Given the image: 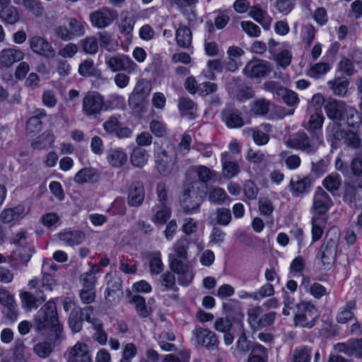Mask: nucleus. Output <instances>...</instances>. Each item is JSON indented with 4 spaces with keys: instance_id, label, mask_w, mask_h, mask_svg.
<instances>
[{
    "instance_id": "052dcab7",
    "label": "nucleus",
    "mask_w": 362,
    "mask_h": 362,
    "mask_svg": "<svg viewBox=\"0 0 362 362\" xmlns=\"http://www.w3.org/2000/svg\"><path fill=\"white\" fill-rule=\"evenodd\" d=\"M285 103L289 106H296L299 103V98L297 93L285 88L280 89V95Z\"/></svg>"
},
{
    "instance_id": "ddd939ff",
    "label": "nucleus",
    "mask_w": 362,
    "mask_h": 362,
    "mask_svg": "<svg viewBox=\"0 0 362 362\" xmlns=\"http://www.w3.org/2000/svg\"><path fill=\"white\" fill-rule=\"evenodd\" d=\"M103 127L107 134L115 135L119 139L129 138L132 135V131L122 125L119 115H113L108 117L103 124Z\"/></svg>"
},
{
    "instance_id": "338daca9",
    "label": "nucleus",
    "mask_w": 362,
    "mask_h": 362,
    "mask_svg": "<svg viewBox=\"0 0 362 362\" xmlns=\"http://www.w3.org/2000/svg\"><path fill=\"white\" fill-rule=\"evenodd\" d=\"M33 351L39 357L45 358L52 353V347L49 342H40L34 346Z\"/></svg>"
},
{
    "instance_id": "4be33fe9",
    "label": "nucleus",
    "mask_w": 362,
    "mask_h": 362,
    "mask_svg": "<svg viewBox=\"0 0 362 362\" xmlns=\"http://www.w3.org/2000/svg\"><path fill=\"white\" fill-rule=\"evenodd\" d=\"M109 276L110 278L107 284L105 298L107 301L114 303L117 301L122 296V280L118 276H112L107 274V277Z\"/></svg>"
},
{
    "instance_id": "bf43d9fd",
    "label": "nucleus",
    "mask_w": 362,
    "mask_h": 362,
    "mask_svg": "<svg viewBox=\"0 0 362 362\" xmlns=\"http://www.w3.org/2000/svg\"><path fill=\"white\" fill-rule=\"evenodd\" d=\"M330 67L328 64L320 62L312 66L308 71V75L313 78H320L329 71Z\"/></svg>"
},
{
    "instance_id": "412c9836",
    "label": "nucleus",
    "mask_w": 362,
    "mask_h": 362,
    "mask_svg": "<svg viewBox=\"0 0 362 362\" xmlns=\"http://www.w3.org/2000/svg\"><path fill=\"white\" fill-rule=\"evenodd\" d=\"M346 105L340 100L335 99L329 100L325 105V111L329 119L339 122L342 120L345 112Z\"/></svg>"
},
{
    "instance_id": "6e6d98bb",
    "label": "nucleus",
    "mask_w": 362,
    "mask_h": 362,
    "mask_svg": "<svg viewBox=\"0 0 362 362\" xmlns=\"http://www.w3.org/2000/svg\"><path fill=\"white\" fill-rule=\"evenodd\" d=\"M228 198V196L221 187L213 188L209 192V201L216 204H222Z\"/></svg>"
},
{
    "instance_id": "5701e85b",
    "label": "nucleus",
    "mask_w": 362,
    "mask_h": 362,
    "mask_svg": "<svg viewBox=\"0 0 362 362\" xmlns=\"http://www.w3.org/2000/svg\"><path fill=\"white\" fill-rule=\"evenodd\" d=\"M345 132L338 122H330L327 126L325 129L326 138L332 148L335 149L338 147L340 141L345 136Z\"/></svg>"
},
{
    "instance_id": "3c124183",
    "label": "nucleus",
    "mask_w": 362,
    "mask_h": 362,
    "mask_svg": "<svg viewBox=\"0 0 362 362\" xmlns=\"http://www.w3.org/2000/svg\"><path fill=\"white\" fill-rule=\"evenodd\" d=\"M293 362H310L311 349L307 346H300L293 351Z\"/></svg>"
},
{
    "instance_id": "e433bc0d",
    "label": "nucleus",
    "mask_w": 362,
    "mask_h": 362,
    "mask_svg": "<svg viewBox=\"0 0 362 362\" xmlns=\"http://www.w3.org/2000/svg\"><path fill=\"white\" fill-rule=\"evenodd\" d=\"M21 298L23 306L29 310L36 309L46 300L42 294L39 293L37 296H35L28 291L22 292Z\"/></svg>"
},
{
    "instance_id": "f3484780",
    "label": "nucleus",
    "mask_w": 362,
    "mask_h": 362,
    "mask_svg": "<svg viewBox=\"0 0 362 362\" xmlns=\"http://www.w3.org/2000/svg\"><path fill=\"white\" fill-rule=\"evenodd\" d=\"M151 91V83L145 79L139 80L129 95V103L135 107L139 106L146 100Z\"/></svg>"
},
{
    "instance_id": "423d86ee",
    "label": "nucleus",
    "mask_w": 362,
    "mask_h": 362,
    "mask_svg": "<svg viewBox=\"0 0 362 362\" xmlns=\"http://www.w3.org/2000/svg\"><path fill=\"white\" fill-rule=\"evenodd\" d=\"M322 141L321 134L312 133L310 137L305 132H299L287 141V146L311 154L317 151Z\"/></svg>"
},
{
    "instance_id": "4c0bfd02",
    "label": "nucleus",
    "mask_w": 362,
    "mask_h": 362,
    "mask_svg": "<svg viewBox=\"0 0 362 362\" xmlns=\"http://www.w3.org/2000/svg\"><path fill=\"white\" fill-rule=\"evenodd\" d=\"M327 217L312 216V240L318 241L322 236Z\"/></svg>"
},
{
    "instance_id": "1a4fd4ad",
    "label": "nucleus",
    "mask_w": 362,
    "mask_h": 362,
    "mask_svg": "<svg viewBox=\"0 0 362 362\" xmlns=\"http://www.w3.org/2000/svg\"><path fill=\"white\" fill-rule=\"evenodd\" d=\"M276 319V313H264L261 306H255L247 310V322L252 329H259L273 325Z\"/></svg>"
},
{
    "instance_id": "e2e57ef3",
    "label": "nucleus",
    "mask_w": 362,
    "mask_h": 362,
    "mask_svg": "<svg viewBox=\"0 0 362 362\" xmlns=\"http://www.w3.org/2000/svg\"><path fill=\"white\" fill-rule=\"evenodd\" d=\"M93 328L95 331L93 336V339L100 345H105L107 341V334L103 329V325L102 322H95Z\"/></svg>"
},
{
    "instance_id": "de8ad7c7",
    "label": "nucleus",
    "mask_w": 362,
    "mask_h": 362,
    "mask_svg": "<svg viewBox=\"0 0 362 362\" xmlns=\"http://www.w3.org/2000/svg\"><path fill=\"white\" fill-rule=\"evenodd\" d=\"M83 51L88 54H95L98 51V39L94 36H88L80 42Z\"/></svg>"
},
{
    "instance_id": "09e8293b",
    "label": "nucleus",
    "mask_w": 362,
    "mask_h": 362,
    "mask_svg": "<svg viewBox=\"0 0 362 362\" xmlns=\"http://www.w3.org/2000/svg\"><path fill=\"white\" fill-rule=\"evenodd\" d=\"M280 157L284 160L288 169L296 170L301 163V160L298 155L291 154L288 151H282Z\"/></svg>"
},
{
    "instance_id": "39448f33",
    "label": "nucleus",
    "mask_w": 362,
    "mask_h": 362,
    "mask_svg": "<svg viewBox=\"0 0 362 362\" xmlns=\"http://www.w3.org/2000/svg\"><path fill=\"white\" fill-rule=\"evenodd\" d=\"M339 240L340 233L338 228L330 229L317 255L320 259L325 269L331 268L335 262Z\"/></svg>"
},
{
    "instance_id": "a211bd4d",
    "label": "nucleus",
    "mask_w": 362,
    "mask_h": 362,
    "mask_svg": "<svg viewBox=\"0 0 362 362\" xmlns=\"http://www.w3.org/2000/svg\"><path fill=\"white\" fill-rule=\"evenodd\" d=\"M24 52L16 47L3 49L0 52V66L4 68H10L15 63L24 59Z\"/></svg>"
},
{
    "instance_id": "774afa93",
    "label": "nucleus",
    "mask_w": 362,
    "mask_h": 362,
    "mask_svg": "<svg viewBox=\"0 0 362 362\" xmlns=\"http://www.w3.org/2000/svg\"><path fill=\"white\" fill-rule=\"evenodd\" d=\"M338 70L346 76H351L355 72L353 61L348 58H343L338 64Z\"/></svg>"
},
{
    "instance_id": "6e6552de",
    "label": "nucleus",
    "mask_w": 362,
    "mask_h": 362,
    "mask_svg": "<svg viewBox=\"0 0 362 362\" xmlns=\"http://www.w3.org/2000/svg\"><path fill=\"white\" fill-rule=\"evenodd\" d=\"M106 110L105 98L98 92L88 93L83 98L82 112L88 118H96Z\"/></svg>"
},
{
    "instance_id": "58836bf2",
    "label": "nucleus",
    "mask_w": 362,
    "mask_h": 362,
    "mask_svg": "<svg viewBox=\"0 0 362 362\" xmlns=\"http://www.w3.org/2000/svg\"><path fill=\"white\" fill-rule=\"evenodd\" d=\"M175 39L180 47L187 49L192 44V31L188 27L180 25L176 30Z\"/></svg>"
},
{
    "instance_id": "7c9ffc66",
    "label": "nucleus",
    "mask_w": 362,
    "mask_h": 362,
    "mask_svg": "<svg viewBox=\"0 0 362 362\" xmlns=\"http://www.w3.org/2000/svg\"><path fill=\"white\" fill-rule=\"evenodd\" d=\"M228 156L227 152L221 153L222 174L225 178L230 179L240 173V166L235 161L228 160Z\"/></svg>"
},
{
    "instance_id": "c9c22d12",
    "label": "nucleus",
    "mask_w": 362,
    "mask_h": 362,
    "mask_svg": "<svg viewBox=\"0 0 362 362\" xmlns=\"http://www.w3.org/2000/svg\"><path fill=\"white\" fill-rule=\"evenodd\" d=\"M356 309V301L349 300L341 308L337 315L336 320L338 323L346 324L354 317V310Z\"/></svg>"
},
{
    "instance_id": "864d4df0",
    "label": "nucleus",
    "mask_w": 362,
    "mask_h": 362,
    "mask_svg": "<svg viewBox=\"0 0 362 362\" xmlns=\"http://www.w3.org/2000/svg\"><path fill=\"white\" fill-rule=\"evenodd\" d=\"M322 184L328 191L334 192L341 185V177L338 174H330L324 179Z\"/></svg>"
},
{
    "instance_id": "f704fd0d",
    "label": "nucleus",
    "mask_w": 362,
    "mask_h": 362,
    "mask_svg": "<svg viewBox=\"0 0 362 362\" xmlns=\"http://www.w3.org/2000/svg\"><path fill=\"white\" fill-rule=\"evenodd\" d=\"M232 219L230 209L226 208H219L216 213L211 214L209 217V223L211 225L227 226Z\"/></svg>"
},
{
    "instance_id": "5fc2aeb1",
    "label": "nucleus",
    "mask_w": 362,
    "mask_h": 362,
    "mask_svg": "<svg viewBox=\"0 0 362 362\" xmlns=\"http://www.w3.org/2000/svg\"><path fill=\"white\" fill-rule=\"evenodd\" d=\"M195 171L199 180L202 182H207L216 177V173L204 165L195 167Z\"/></svg>"
},
{
    "instance_id": "6ab92c4d",
    "label": "nucleus",
    "mask_w": 362,
    "mask_h": 362,
    "mask_svg": "<svg viewBox=\"0 0 362 362\" xmlns=\"http://www.w3.org/2000/svg\"><path fill=\"white\" fill-rule=\"evenodd\" d=\"M334 349L349 356H354L357 358L362 356V338L350 339L345 343H337Z\"/></svg>"
},
{
    "instance_id": "8fccbe9b",
    "label": "nucleus",
    "mask_w": 362,
    "mask_h": 362,
    "mask_svg": "<svg viewBox=\"0 0 362 362\" xmlns=\"http://www.w3.org/2000/svg\"><path fill=\"white\" fill-rule=\"evenodd\" d=\"M22 5L35 17H41L44 13L45 9L40 0H28Z\"/></svg>"
},
{
    "instance_id": "c85d7f7f",
    "label": "nucleus",
    "mask_w": 362,
    "mask_h": 362,
    "mask_svg": "<svg viewBox=\"0 0 362 362\" xmlns=\"http://www.w3.org/2000/svg\"><path fill=\"white\" fill-rule=\"evenodd\" d=\"M59 239L69 246H76L85 240V234L79 230H64L58 234Z\"/></svg>"
},
{
    "instance_id": "b1692460",
    "label": "nucleus",
    "mask_w": 362,
    "mask_h": 362,
    "mask_svg": "<svg viewBox=\"0 0 362 362\" xmlns=\"http://www.w3.org/2000/svg\"><path fill=\"white\" fill-rule=\"evenodd\" d=\"M313 180L309 176H296L291 180L289 187L293 194L298 196L308 193L312 186Z\"/></svg>"
},
{
    "instance_id": "cd10ccee",
    "label": "nucleus",
    "mask_w": 362,
    "mask_h": 362,
    "mask_svg": "<svg viewBox=\"0 0 362 362\" xmlns=\"http://www.w3.org/2000/svg\"><path fill=\"white\" fill-rule=\"evenodd\" d=\"M107 160L113 168H120L127 161V154L121 148H110L107 151Z\"/></svg>"
},
{
    "instance_id": "13d9d810",
    "label": "nucleus",
    "mask_w": 362,
    "mask_h": 362,
    "mask_svg": "<svg viewBox=\"0 0 362 362\" xmlns=\"http://www.w3.org/2000/svg\"><path fill=\"white\" fill-rule=\"evenodd\" d=\"M267 13L262 10L259 6H254L250 8V16L257 23L262 25V26L267 29L270 25V21L263 23Z\"/></svg>"
},
{
    "instance_id": "4468645a",
    "label": "nucleus",
    "mask_w": 362,
    "mask_h": 362,
    "mask_svg": "<svg viewBox=\"0 0 362 362\" xmlns=\"http://www.w3.org/2000/svg\"><path fill=\"white\" fill-rule=\"evenodd\" d=\"M192 334L198 346L205 347L209 350L218 349L219 344L218 337L213 331L196 327Z\"/></svg>"
},
{
    "instance_id": "0e129e2a",
    "label": "nucleus",
    "mask_w": 362,
    "mask_h": 362,
    "mask_svg": "<svg viewBox=\"0 0 362 362\" xmlns=\"http://www.w3.org/2000/svg\"><path fill=\"white\" fill-rule=\"evenodd\" d=\"M95 71L94 62L92 59H86L78 66V74L85 77L94 75Z\"/></svg>"
},
{
    "instance_id": "473e14b6",
    "label": "nucleus",
    "mask_w": 362,
    "mask_h": 362,
    "mask_svg": "<svg viewBox=\"0 0 362 362\" xmlns=\"http://www.w3.org/2000/svg\"><path fill=\"white\" fill-rule=\"evenodd\" d=\"M274 107L273 104L268 100L259 98L252 101L251 103V112L257 116H265ZM275 107V106H274ZM277 111H281V107H276Z\"/></svg>"
},
{
    "instance_id": "680f3d73",
    "label": "nucleus",
    "mask_w": 362,
    "mask_h": 362,
    "mask_svg": "<svg viewBox=\"0 0 362 362\" xmlns=\"http://www.w3.org/2000/svg\"><path fill=\"white\" fill-rule=\"evenodd\" d=\"M274 294V288L273 285L270 284H266L260 287L257 291L255 292V295H252V300H261L266 297H270Z\"/></svg>"
},
{
    "instance_id": "a18cd8bd",
    "label": "nucleus",
    "mask_w": 362,
    "mask_h": 362,
    "mask_svg": "<svg viewBox=\"0 0 362 362\" xmlns=\"http://www.w3.org/2000/svg\"><path fill=\"white\" fill-rule=\"evenodd\" d=\"M81 308H73L69 317V325L71 329L74 332H79L83 326V318L80 315Z\"/></svg>"
},
{
    "instance_id": "aec40b11",
    "label": "nucleus",
    "mask_w": 362,
    "mask_h": 362,
    "mask_svg": "<svg viewBox=\"0 0 362 362\" xmlns=\"http://www.w3.org/2000/svg\"><path fill=\"white\" fill-rule=\"evenodd\" d=\"M270 64L264 60H252L247 64L244 69L246 76L251 78H258L271 71Z\"/></svg>"
},
{
    "instance_id": "c756f323",
    "label": "nucleus",
    "mask_w": 362,
    "mask_h": 362,
    "mask_svg": "<svg viewBox=\"0 0 362 362\" xmlns=\"http://www.w3.org/2000/svg\"><path fill=\"white\" fill-rule=\"evenodd\" d=\"M222 115L223 120L230 128H239L244 124L240 112L235 109L227 107L223 111Z\"/></svg>"
},
{
    "instance_id": "f03ea898",
    "label": "nucleus",
    "mask_w": 362,
    "mask_h": 362,
    "mask_svg": "<svg viewBox=\"0 0 362 362\" xmlns=\"http://www.w3.org/2000/svg\"><path fill=\"white\" fill-rule=\"evenodd\" d=\"M188 246L189 241L187 238H180L173 247L175 254L169 256L170 268L179 275L178 283L184 286H188L194 278L192 266L184 262L187 258Z\"/></svg>"
},
{
    "instance_id": "2f4dec72",
    "label": "nucleus",
    "mask_w": 362,
    "mask_h": 362,
    "mask_svg": "<svg viewBox=\"0 0 362 362\" xmlns=\"http://www.w3.org/2000/svg\"><path fill=\"white\" fill-rule=\"evenodd\" d=\"M130 302L134 304L136 311L140 317L148 318L152 315L153 309L150 306V302L146 303L144 297L134 295L132 297Z\"/></svg>"
},
{
    "instance_id": "bb28decb",
    "label": "nucleus",
    "mask_w": 362,
    "mask_h": 362,
    "mask_svg": "<svg viewBox=\"0 0 362 362\" xmlns=\"http://www.w3.org/2000/svg\"><path fill=\"white\" fill-rule=\"evenodd\" d=\"M145 191L141 182L132 184L128 194L127 203L131 206H139L144 200Z\"/></svg>"
},
{
    "instance_id": "37998d69",
    "label": "nucleus",
    "mask_w": 362,
    "mask_h": 362,
    "mask_svg": "<svg viewBox=\"0 0 362 362\" xmlns=\"http://www.w3.org/2000/svg\"><path fill=\"white\" fill-rule=\"evenodd\" d=\"M0 18L4 23L13 25L19 21L20 16L18 9L9 4L1 10Z\"/></svg>"
},
{
    "instance_id": "9d476101",
    "label": "nucleus",
    "mask_w": 362,
    "mask_h": 362,
    "mask_svg": "<svg viewBox=\"0 0 362 362\" xmlns=\"http://www.w3.org/2000/svg\"><path fill=\"white\" fill-rule=\"evenodd\" d=\"M105 63L113 72L126 71L130 74L135 71L138 68L136 63L125 54L105 56Z\"/></svg>"
},
{
    "instance_id": "72a5a7b5",
    "label": "nucleus",
    "mask_w": 362,
    "mask_h": 362,
    "mask_svg": "<svg viewBox=\"0 0 362 362\" xmlns=\"http://www.w3.org/2000/svg\"><path fill=\"white\" fill-rule=\"evenodd\" d=\"M154 214L151 221L156 225H163L171 216V209L168 204H156L153 208Z\"/></svg>"
},
{
    "instance_id": "ea45409f",
    "label": "nucleus",
    "mask_w": 362,
    "mask_h": 362,
    "mask_svg": "<svg viewBox=\"0 0 362 362\" xmlns=\"http://www.w3.org/2000/svg\"><path fill=\"white\" fill-rule=\"evenodd\" d=\"M327 84L335 95L344 97L347 93L349 82L346 79L336 78L329 81Z\"/></svg>"
},
{
    "instance_id": "a878e982",
    "label": "nucleus",
    "mask_w": 362,
    "mask_h": 362,
    "mask_svg": "<svg viewBox=\"0 0 362 362\" xmlns=\"http://www.w3.org/2000/svg\"><path fill=\"white\" fill-rule=\"evenodd\" d=\"M300 287L317 299L327 294L325 287L320 283L311 284L310 278L308 276H303Z\"/></svg>"
},
{
    "instance_id": "393cba45",
    "label": "nucleus",
    "mask_w": 362,
    "mask_h": 362,
    "mask_svg": "<svg viewBox=\"0 0 362 362\" xmlns=\"http://www.w3.org/2000/svg\"><path fill=\"white\" fill-rule=\"evenodd\" d=\"M26 214L25 206L18 205L13 208L4 209L0 214V220L4 223H15L23 218Z\"/></svg>"
},
{
    "instance_id": "0eeeda50",
    "label": "nucleus",
    "mask_w": 362,
    "mask_h": 362,
    "mask_svg": "<svg viewBox=\"0 0 362 362\" xmlns=\"http://www.w3.org/2000/svg\"><path fill=\"white\" fill-rule=\"evenodd\" d=\"M317 317V310L313 304L301 302L297 305L294 317V323L296 326L310 329L315 325Z\"/></svg>"
},
{
    "instance_id": "7ed1b4c3",
    "label": "nucleus",
    "mask_w": 362,
    "mask_h": 362,
    "mask_svg": "<svg viewBox=\"0 0 362 362\" xmlns=\"http://www.w3.org/2000/svg\"><path fill=\"white\" fill-rule=\"evenodd\" d=\"M204 199V194L199 192L196 181L185 185L179 197L180 206L186 214L199 213Z\"/></svg>"
},
{
    "instance_id": "a19ab883",
    "label": "nucleus",
    "mask_w": 362,
    "mask_h": 362,
    "mask_svg": "<svg viewBox=\"0 0 362 362\" xmlns=\"http://www.w3.org/2000/svg\"><path fill=\"white\" fill-rule=\"evenodd\" d=\"M98 178L96 170L91 168H85L79 170L74 176V181L78 184L93 182Z\"/></svg>"
},
{
    "instance_id": "69168bd1",
    "label": "nucleus",
    "mask_w": 362,
    "mask_h": 362,
    "mask_svg": "<svg viewBox=\"0 0 362 362\" xmlns=\"http://www.w3.org/2000/svg\"><path fill=\"white\" fill-rule=\"evenodd\" d=\"M80 281L82 284L81 290H95L97 278L92 274H83L80 276Z\"/></svg>"
},
{
    "instance_id": "4d7b16f0",
    "label": "nucleus",
    "mask_w": 362,
    "mask_h": 362,
    "mask_svg": "<svg viewBox=\"0 0 362 362\" xmlns=\"http://www.w3.org/2000/svg\"><path fill=\"white\" fill-rule=\"evenodd\" d=\"M324 116L318 112H315L310 115L309 120L304 126L308 131L320 129L324 122Z\"/></svg>"
},
{
    "instance_id": "c03bdc74",
    "label": "nucleus",
    "mask_w": 362,
    "mask_h": 362,
    "mask_svg": "<svg viewBox=\"0 0 362 362\" xmlns=\"http://www.w3.org/2000/svg\"><path fill=\"white\" fill-rule=\"evenodd\" d=\"M0 304L6 307L12 315L16 317V312L15 308L16 304L15 303L13 295L6 288H0Z\"/></svg>"
},
{
    "instance_id": "f8f14e48",
    "label": "nucleus",
    "mask_w": 362,
    "mask_h": 362,
    "mask_svg": "<svg viewBox=\"0 0 362 362\" xmlns=\"http://www.w3.org/2000/svg\"><path fill=\"white\" fill-rule=\"evenodd\" d=\"M332 206V201L329 195L321 187H317L315 191L310 209L312 216L327 217V214Z\"/></svg>"
},
{
    "instance_id": "79ce46f5",
    "label": "nucleus",
    "mask_w": 362,
    "mask_h": 362,
    "mask_svg": "<svg viewBox=\"0 0 362 362\" xmlns=\"http://www.w3.org/2000/svg\"><path fill=\"white\" fill-rule=\"evenodd\" d=\"M148 157V153L145 149L136 147L131 154L130 160L134 167L141 168L147 163Z\"/></svg>"
},
{
    "instance_id": "20e7f679",
    "label": "nucleus",
    "mask_w": 362,
    "mask_h": 362,
    "mask_svg": "<svg viewBox=\"0 0 362 362\" xmlns=\"http://www.w3.org/2000/svg\"><path fill=\"white\" fill-rule=\"evenodd\" d=\"M155 166L158 173L163 177L173 174L177 169V153L172 144L159 147L154 152Z\"/></svg>"
},
{
    "instance_id": "9b49d317",
    "label": "nucleus",
    "mask_w": 362,
    "mask_h": 362,
    "mask_svg": "<svg viewBox=\"0 0 362 362\" xmlns=\"http://www.w3.org/2000/svg\"><path fill=\"white\" fill-rule=\"evenodd\" d=\"M117 12L108 7H102L90 13L91 25L98 29H103L110 25L117 19Z\"/></svg>"
},
{
    "instance_id": "603ef678",
    "label": "nucleus",
    "mask_w": 362,
    "mask_h": 362,
    "mask_svg": "<svg viewBox=\"0 0 362 362\" xmlns=\"http://www.w3.org/2000/svg\"><path fill=\"white\" fill-rule=\"evenodd\" d=\"M86 23L80 20L72 18L69 21V28L73 38L81 37L85 34Z\"/></svg>"
},
{
    "instance_id": "f257e3e1",
    "label": "nucleus",
    "mask_w": 362,
    "mask_h": 362,
    "mask_svg": "<svg viewBox=\"0 0 362 362\" xmlns=\"http://www.w3.org/2000/svg\"><path fill=\"white\" fill-rule=\"evenodd\" d=\"M35 329L43 334L47 330L51 340L57 341L63 339V329L60 325L57 312L56 304L53 301L46 303L37 312L35 317Z\"/></svg>"
},
{
    "instance_id": "dca6fc26",
    "label": "nucleus",
    "mask_w": 362,
    "mask_h": 362,
    "mask_svg": "<svg viewBox=\"0 0 362 362\" xmlns=\"http://www.w3.org/2000/svg\"><path fill=\"white\" fill-rule=\"evenodd\" d=\"M64 355L67 362H92L88 346L85 343L77 342Z\"/></svg>"
},
{
    "instance_id": "49530a36",
    "label": "nucleus",
    "mask_w": 362,
    "mask_h": 362,
    "mask_svg": "<svg viewBox=\"0 0 362 362\" xmlns=\"http://www.w3.org/2000/svg\"><path fill=\"white\" fill-rule=\"evenodd\" d=\"M54 141V135L49 132H45L32 142V146L35 148L43 149L51 146Z\"/></svg>"
},
{
    "instance_id": "2eb2a0df",
    "label": "nucleus",
    "mask_w": 362,
    "mask_h": 362,
    "mask_svg": "<svg viewBox=\"0 0 362 362\" xmlns=\"http://www.w3.org/2000/svg\"><path fill=\"white\" fill-rule=\"evenodd\" d=\"M29 45L33 53L47 59H53L56 51L52 44L44 37L33 35L29 40Z\"/></svg>"
}]
</instances>
